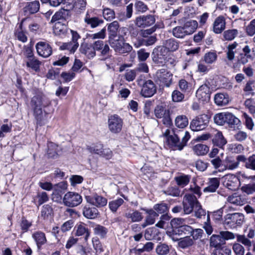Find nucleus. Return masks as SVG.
Wrapping results in <instances>:
<instances>
[{
	"label": "nucleus",
	"instance_id": "nucleus-64",
	"mask_svg": "<svg viewBox=\"0 0 255 255\" xmlns=\"http://www.w3.org/2000/svg\"><path fill=\"white\" fill-rule=\"evenodd\" d=\"M245 167L248 169L255 171V155L253 154L247 159Z\"/></svg>",
	"mask_w": 255,
	"mask_h": 255
},
{
	"label": "nucleus",
	"instance_id": "nucleus-14",
	"mask_svg": "<svg viewBox=\"0 0 255 255\" xmlns=\"http://www.w3.org/2000/svg\"><path fill=\"white\" fill-rule=\"evenodd\" d=\"M67 8L65 7L57 11L52 17L51 22L53 23L59 20H67L71 16L70 9H73L74 5L73 4L66 5Z\"/></svg>",
	"mask_w": 255,
	"mask_h": 255
},
{
	"label": "nucleus",
	"instance_id": "nucleus-40",
	"mask_svg": "<svg viewBox=\"0 0 255 255\" xmlns=\"http://www.w3.org/2000/svg\"><path fill=\"white\" fill-rule=\"evenodd\" d=\"M125 216L127 218H130L132 222H138L143 219L141 213L137 210H133L132 213H126Z\"/></svg>",
	"mask_w": 255,
	"mask_h": 255
},
{
	"label": "nucleus",
	"instance_id": "nucleus-58",
	"mask_svg": "<svg viewBox=\"0 0 255 255\" xmlns=\"http://www.w3.org/2000/svg\"><path fill=\"white\" fill-rule=\"evenodd\" d=\"M169 252V246L165 244H160L156 248V252L159 255H166Z\"/></svg>",
	"mask_w": 255,
	"mask_h": 255
},
{
	"label": "nucleus",
	"instance_id": "nucleus-51",
	"mask_svg": "<svg viewBox=\"0 0 255 255\" xmlns=\"http://www.w3.org/2000/svg\"><path fill=\"white\" fill-rule=\"evenodd\" d=\"M124 202L122 198L110 201L109 203V207L113 212H116L120 206H121Z\"/></svg>",
	"mask_w": 255,
	"mask_h": 255
},
{
	"label": "nucleus",
	"instance_id": "nucleus-49",
	"mask_svg": "<svg viewBox=\"0 0 255 255\" xmlns=\"http://www.w3.org/2000/svg\"><path fill=\"white\" fill-rule=\"evenodd\" d=\"M94 233L101 238H104L108 233V229L104 226L97 225L94 228Z\"/></svg>",
	"mask_w": 255,
	"mask_h": 255
},
{
	"label": "nucleus",
	"instance_id": "nucleus-41",
	"mask_svg": "<svg viewBox=\"0 0 255 255\" xmlns=\"http://www.w3.org/2000/svg\"><path fill=\"white\" fill-rule=\"evenodd\" d=\"M217 59V55L215 51H210L206 53L203 57V61L207 64H211L215 62Z\"/></svg>",
	"mask_w": 255,
	"mask_h": 255
},
{
	"label": "nucleus",
	"instance_id": "nucleus-12",
	"mask_svg": "<svg viewBox=\"0 0 255 255\" xmlns=\"http://www.w3.org/2000/svg\"><path fill=\"white\" fill-rule=\"evenodd\" d=\"M222 179L224 186L229 190L235 191L240 186L239 179L234 174H226L222 177Z\"/></svg>",
	"mask_w": 255,
	"mask_h": 255
},
{
	"label": "nucleus",
	"instance_id": "nucleus-50",
	"mask_svg": "<svg viewBox=\"0 0 255 255\" xmlns=\"http://www.w3.org/2000/svg\"><path fill=\"white\" fill-rule=\"evenodd\" d=\"M211 164L214 166L216 169H218L220 172H223L224 166V161L222 162L219 157L215 158L211 160Z\"/></svg>",
	"mask_w": 255,
	"mask_h": 255
},
{
	"label": "nucleus",
	"instance_id": "nucleus-23",
	"mask_svg": "<svg viewBox=\"0 0 255 255\" xmlns=\"http://www.w3.org/2000/svg\"><path fill=\"white\" fill-rule=\"evenodd\" d=\"M227 201L229 203L236 206H242L246 203L247 201L244 196L234 193L228 197Z\"/></svg>",
	"mask_w": 255,
	"mask_h": 255
},
{
	"label": "nucleus",
	"instance_id": "nucleus-10",
	"mask_svg": "<svg viewBox=\"0 0 255 255\" xmlns=\"http://www.w3.org/2000/svg\"><path fill=\"white\" fill-rule=\"evenodd\" d=\"M82 202V196L77 193L68 192L63 198V204L68 207H73L80 205Z\"/></svg>",
	"mask_w": 255,
	"mask_h": 255
},
{
	"label": "nucleus",
	"instance_id": "nucleus-59",
	"mask_svg": "<svg viewBox=\"0 0 255 255\" xmlns=\"http://www.w3.org/2000/svg\"><path fill=\"white\" fill-rule=\"evenodd\" d=\"M227 117L226 113H219L216 114L214 118L215 123L218 125L222 126L226 123Z\"/></svg>",
	"mask_w": 255,
	"mask_h": 255
},
{
	"label": "nucleus",
	"instance_id": "nucleus-48",
	"mask_svg": "<svg viewBox=\"0 0 255 255\" xmlns=\"http://www.w3.org/2000/svg\"><path fill=\"white\" fill-rule=\"evenodd\" d=\"M239 34L238 30L236 29H229L224 32L223 37L225 40H232Z\"/></svg>",
	"mask_w": 255,
	"mask_h": 255
},
{
	"label": "nucleus",
	"instance_id": "nucleus-3",
	"mask_svg": "<svg viewBox=\"0 0 255 255\" xmlns=\"http://www.w3.org/2000/svg\"><path fill=\"white\" fill-rule=\"evenodd\" d=\"M198 27V22L194 20L186 21L182 26H177L172 29V33L177 38H184L193 33Z\"/></svg>",
	"mask_w": 255,
	"mask_h": 255
},
{
	"label": "nucleus",
	"instance_id": "nucleus-52",
	"mask_svg": "<svg viewBox=\"0 0 255 255\" xmlns=\"http://www.w3.org/2000/svg\"><path fill=\"white\" fill-rule=\"evenodd\" d=\"M163 193L169 196L177 197L180 194V191L179 188L176 186H170L168 187L165 190H164Z\"/></svg>",
	"mask_w": 255,
	"mask_h": 255
},
{
	"label": "nucleus",
	"instance_id": "nucleus-47",
	"mask_svg": "<svg viewBox=\"0 0 255 255\" xmlns=\"http://www.w3.org/2000/svg\"><path fill=\"white\" fill-rule=\"evenodd\" d=\"M231 250L226 246H221L214 249L212 252V255H230Z\"/></svg>",
	"mask_w": 255,
	"mask_h": 255
},
{
	"label": "nucleus",
	"instance_id": "nucleus-1",
	"mask_svg": "<svg viewBox=\"0 0 255 255\" xmlns=\"http://www.w3.org/2000/svg\"><path fill=\"white\" fill-rule=\"evenodd\" d=\"M173 134L167 139V143L169 147L174 150H182L187 145L190 138V134L187 131H183L174 128Z\"/></svg>",
	"mask_w": 255,
	"mask_h": 255
},
{
	"label": "nucleus",
	"instance_id": "nucleus-17",
	"mask_svg": "<svg viewBox=\"0 0 255 255\" xmlns=\"http://www.w3.org/2000/svg\"><path fill=\"white\" fill-rule=\"evenodd\" d=\"M211 91L209 85L204 84L201 85L196 93V97L202 102H208L210 99Z\"/></svg>",
	"mask_w": 255,
	"mask_h": 255
},
{
	"label": "nucleus",
	"instance_id": "nucleus-39",
	"mask_svg": "<svg viewBox=\"0 0 255 255\" xmlns=\"http://www.w3.org/2000/svg\"><path fill=\"white\" fill-rule=\"evenodd\" d=\"M142 210L148 214L145 218L147 224H153L155 223V219L158 216V214L153 209H143Z\"/></svg>",
	"mask_w": 255,
	"mask_h": 255
},
{
	"label": "nucleus",
	"instance_id": "nucleus-21",
	"mask_svg": "<svg viewBox=\"0 0 255 255\" xmlns=\"http://www.w3.org/2000/svg\"><path fill=\"white\" fill-rule=\"evenodd\" d=\"M226 21L223 16L217 17L213 23V31L216 34H220L225 29Z\"/></svg>",
	"mask_w": 255,
	"mask_h": 255
},
{
	"label": "nucleus",
	"instance_id": "nucleus-38",
	"mask_svg": "<svg viewBox=\"0 0 255 255\" xmlns=\"http://www.w3.org/2000/svg\"><path fill=\"white\" fill-rule=\"evenodd\" d=\"M193 221L192 219L189 218L186 219L182 218H174L171 220V224L172 227L175 228V229H178V228L180 227L181 226H183L184 224H189Z\"/></svg>",
	"mask_w": 255,
	"mask_h": 255
},
{
	"label": "nucleus",
	"instance_id": "nucleus-43",
	"mask_svg": "<svg viewBox=\"0 0 255 255\" xmlns=\"http://www.w3.org/2000/svg\"><path fill=\"white\" fill-rule=\"evenodd\" d=\"M194 244L193 240L189 237H186L180 239L178 245L182 249H186L192 246Z\"/></svg>",
	"mask_w": 255,
	"mask_h": 255
},
{
	"label": "nucleus",
	"instance_id": "nucleus-13",
	"mask_svg": "<svg viewBox=\"0 0 255 255\" xmlns=\"http://www.w3.org/2000/svg\"><path fill=\"white\" fill-rule=\"evenodd\" d=\"M198 200L195 195L192 194H186L183 197V209L185 214H189L194 210L197 205Z\"/></svg>",
	"mask_w": 255,
	"mask_h": 255
},
{
	"label": "nucleus",
	"instance_id": "nucleus-31",
	"mask_svg": "<svg viewBox=\"0 0 255 255\" xmlns=\"http://www.w3.org/2000/svg\"><path fill=\"white\" fill-rule=\"evenodd\" d=\"M220 184L219 179L218 178H212L210 179L209 185L204 189V192H215L219 187Z\"/></svg>",
	"mask_w": 255,
	"mask_h": 255
},
{
	"label": "nucleus",
	"instance_id": "nucleus-44",
	"mask_svg": "<svg viewBox=\"0 0 255 255\" xmlns=\"http://www.w3.org/2000/svg\"><path fill=\"white\" fill-rule=\"evenodd\" d=\"M226 123L228 124L231 128H235V126H238L240 123V120L230 113H227Z\"/></svg>",
	"mask_w": 255,
	"mask_h": 255
},
{
	"label": "nucleus",
	"instance_id": "nucleus-34",
	"mask_svg": "<svg viewBox=\"0 0 255 255\" xmlns=\"http://www.w3.org/2000/svg\"><path fill=\"white\" fill-rule=\"evenodd\" d=\"M32 237L36 243L38 248L46 242L45 235L41 232H36L32 235Z\"/></svg>",
	"mask_w": 255,
	"mask_h": 255
},
{
	"label": "nucleus",
	"instance_id": "nucleus-57",
	"mask_svg": "<svg viewBox=\"0 0 255 255\" xmlns=\"http://www.w3.org/2000/svg\"><path fill=\"white\" fill-rule=\"evenodd\" d=\"M193 211L194 212L195 216L197 218H201L203 216H206V211L202 208L198 201Z\"/></svg>",
	"mask_w": 255,
	"mask_h": 255
},
{
	"label": "nucleus",
	"instance_id": "nucleus-26",
	"mask_svg": "<svg viewBox=\"0 0 255 255\" xmlns=\"http://www.w3.org/2000/svg\"><path fill=\"white\" fill-rule=\"evenodd\" d=\"M214 101L217 105L222 106L227 105L230 101V99L227 94L218 93L215 95Z\"/></svg>",
	"mask_w": 255,
	"mask_h": 255
},
{
	"label": "nucleus",
	"instance_id": "nucleus-46",
	"mask_svg": "<svg viewBox=\"0 0 255 255\" xmlns=\"http://www.w3.org/2000/svg\"><path fill=\"white\" fill-rule=\"evenodd\" d=\"M237 46V42H235L231 44H229L227 47L226 55L227 58L228 60L233 61L235 58V51L234 49Z\"/></svg>",
	"mask_w": 255,
	"mask_h": 255
},
{
	"label": "nucleus",
	"instance_id": "nucleus-37",
	"mask_svg": "<svg viewBox=\"0 0 255 255\" xmlns=\"http://www.w3.org/2000/svg\"><path fill=\"white\" fill-rule=\"evenodd\" d=\"M163 44V46L168 50V52L176 50L179 47L178 43L173 38L166 40Z\"/></svg>",
	"mask_w": 255,
	"mask_h": 255
},
{
	"label": "nucleus",
	"instance_id": "nucleus-18",
	"mask_svg": "<svg viewBox=\"0 0 255 255\" xmlns=\"http://www.w3.org/2000/svg\"><path fill=\"white\" fill-rule=\"evenodd\" d=\"M155 21L152 15H142L137 17L135 19L136 25L139 27H145L153 24Z\"/></svg>",
	"mask_w": 255,
	"mask_h": 255
},
{
	"label": "nucleus",
	"instance_id": "nucleus-5",
	"mask_svg": "<svg viewBox=\"0 0 255 255\" xmlns=\"http://www.w3.org/2000/svg\"><path fill=\"white\" fill-rule=\"evenodd\" d=\"M235 235L228 231H221L220 235H213L210 239V247L217 248L225 243V240L233 239Z\"/></svg>",
	"mask_w": 255,
	"mask_h": 255
},
{
	"label": "nucleus",
	"instance_id": "nucleus-8",
	"mask_svg": "<svg viewBox=\"0 0 255 255\" xmlns=\"http://www.w3.org/2000/svg\"><path fill=\"white\" fill-rule=\"evenodd\" d=\"M108 128L113 133H120L123 126V120L118 115L114 114L110 116L108 119Z\"/></svg>",
	"mask_w": 255,
	"mask_h": 255
},
{
	"label": "nucleus",
	"instance_id": "nucleus-62",
	"mask_svg": "<svg viewBox=\"0 0 255 255\" xmlns=\"http://www.w3.org/2000/svg\"><path fill=\"white\" fill-rule=\"evenodd\" d=\"M246 32L248 36L255 34V19H253L246 27Z\"/></svg>",
	"mask_w": 255,
	"mask_h": 255
},
{
	"label": "nucleus",
	"instance_id": "nucleus-63",
	"mask_svg": "<svg viewBox=\"0 0 255 255\" xmlns=\"http://www.w3.org/2000/svg\"><path fill=\"white\" fill-rule=\"evenodd\" d=\"M241 190L247 194H252L255 192V183L244 185Z\"/></svg>",
	"mask_w": 255,
	"mask_h": 255
},
{
	"label": "nucleus",
	"instance_id": "nucleus-35",
	"mask_svg": "<svg viewBox=\"0 0 255 255\" xmlns=\"http://www.w3.org/2000/svg\"><path fill=\"white\" fill-rule=\"evenodd\" d=\"M47 154L49 157L55 158L58 156L59 151V147L53 142H49L47 144Z\"/></svg>",
	"mask_w": 255,
	"mask_h": 255
},
{
	"label": "nucleus",
	"instance_id": "nucleus-42",
	"mask_svg": "<svg viewBox=\"0 0 255 255\" xmlns=\"http://www.w3.org/2000/svg\"><path fill=\"white\" fill-rule=\"evenodd\" d=\"M174 232L176 234L178 235H189L192 233L193 232V228L188 225L184 224L183 226H181L178 228V229H174Z\"/></svg>",
	"mask_w": 255,
	"mask_h": 255
},
{
	"label": "nucleus",
	"instance_id": "nucleus-2",
	"mask_svg": "<svg viewBox=\"0 0 255 255\" xmlns=\"http://www.w3.org/2000/svg\"><path fill=\"white\" fill-rule=\"evenodd\" d=\"M49 104V100L44 96H35L31 100V105L33 110L34 116L40 125L44 124L47 120L48 115L45 112L43 113L42 108Z\"/></svg>",
	"mask_w": 255,
	"mask_h": 255
},
{
	"label": "nucleus",
	"instance_id": "nucleus-29",
	"mask_svg": "<svg viewBox=\"0 0 255 255\" xmlns=\"http://www.w3.org/2000/svg\"><path fill=\"white\" fill-rule=\"evenodd\" d=\"M76 235L77 236H85L84 238L86 241L89 238L90 232L86 226L83 223H80L76 227Z\"/></svg>",
	"mask_w": 255,
	"mask_h": 255
},
{
	"label": "nucleus",
	"instance_id": "nucleus-9",
	"mask_svg": "<svg viewBox=\"0 0 255 255\" xmlns=\"http://www.w3.org/2000/svg\"><path fill=\"white\" fill-rule=\"evenodd\" d=\"M169 55L168 50L163 46L155 48L152 52V56L153 62L157 64H162L167 60Z\"/></svg>",
	"mask_w": 255,
	"mask_h": 255
},
{
	"label": "nucleus",
	"instance_id": "nucleus-27",
	"mask_svg": "<svg viewBox=\"0 0 255 255\" xmlns=\"http://www.w3.org/2000/svg\"><path fill=\"white\" fill-rule=\"evenodd\" d=\"M224 171L227 170H234L238 168V163L232 157H227L224 160Z\"/></svg>",
	"mask_w": 255,
	"mask_h": 255
},
{
	"label": "nucleus",
	"instance_id": "nucleus-28",
	"mask_svg": "<svg viewBox=\"0 0 255 255\" xmlns=\"http://www.w3.org/2000/svg\"><path fill=\"white\" fill-rule=\"evenodd\" d=\"M119 27V23L117 21H114L108 24L107 28V30L109 32L108 38L117 37Z\"/></svg>",
	"mask_w": 255,
	"mask_h": 255
},
{
	"label": "nucleus",
	"instance_id": "nucleus-61",
	"mask_svg": "<svg viewBox=\"0 0 255 255\" xmlns=\"http://www.w3.org/2000/svg\"><path fill=\"white\" fill-rule=\"evenodd\" d=\"M245 107L248 108L254 117H255V101L252 99H247L244 103Z\"/></svg>",
	"mask_w": 255,
	"mask_h": 255
},
{
	"label": "nucleus",
	"instance_id": "nucleus-19",
	"mask_svg": "<svg viewBox=\"0 0 255 255\" xmlns=\"http://www.w3.org/2000/svg\"><path fill=\"white\" fill-rule=\"evenodd\" d=\"M156 92L154 83L150 80H147L143 84L141 94L144 97H151Z\"/></svg>",
	"mask_w": 255,
	"mask_h": 255
},
{
	"label": "nucleus",
	"instance_id": "nucleus-32",
	"mask_svg": "<svg viewBox=\"0 0 255 255\" xmlns=\"http://www.w3.org/2000/svg\"><path fill=\"white\" fill-rule=\"evenodd\" d=\"M174 123L177 128H184L188 125V119L185 115H179L175 118Z\"/></svg>",
	"mask_w": 255,
	"mask_h": 255
},
{
	"label": "nucleus",
	"instance_id": "nucleus-45",
	"mask_svg": "<svg viewBox=\"0 0 255 255\" xmlns=\"http://www.w3.org/2000/svg\"><path fill=\"white\" fill-rule=\"evenodd\" d=\"M177 185L183 187L187 185L190 181V176L188 175H182L175 178Z\"/></svg>",
	"mask_w": 255,
	"mask_h": 255
},
{
	"label": "nucleus",
	"instance_id": "nucleus-24",
	"mask_svg": "<svg viewBox=\"0 0 255 255\" xmlns=\"http://www.w3.org/2000/svg\"><path fill=\"white\" fill-rule=\"evenodd\" d=\"M212 138V143L220 148H223V146L227 143V140L224 138L222 132L216 131Z\"/></svg>",
	"mask_w": 255,
	"mask_h": 255
},
{
	"label": "nucleus",
	"instance_id": "nucleus-6",
	"mask_svg": "<svg viewBox=\"0 0 255 255\" xmlns=\"http://www.w3.org/2000/svg\"><path fill=\"white\" fill-rule=\"evenodd\" d=\"M154 79L160 85L169 87L172 83V74L167 69L161 68L156 71Z\"/></svg>",
	"mask_w": 255,
	"mask_h": 255
},
{
	"label": "nucleus",
	"instance_id": "nucleus-15",
	"mask_svg": "<svg viewBox=\"0 0 255 255\" xmlns=\"http://www.w3.org/2000/svg\"><path fill=\"white\" fill-rule=\"evenodd\" d=\"M37 54L43 58L49 57L52 53L51 46L47 43L43 41L38 42L35 46Z\"/></svg>",
	"mask_w": 255,
	"mask_h": 255
},
{
	"label": "nucleus",
	"instance_id": "nucleus-53",
	"mask_svg": "<svg viewBox=\"0 0 255 255\" xmlns=\"http://www.w3.org/2000/svg\"><path fill=\"white\" fill-rule=\"evenodd\" d=\"M103 16L106 20L111 21L115 17V12L111 8H104L103 9Z\"/></svg>",
	"mask_w": 255,
	"mask_h": 255
},
{
	"label": "nucleus",
	"instance_id": "nucleus-33",
	"mask_svg": "<svg viewBox=\"0 0 255 255\" xmlns=\"http://www.w3.org/2000/svg\"><path fill=\"white\" fill-rule=\"evenodd\" d=\"M40 7V3L38 1L34 0L31 2H27V5L24 7L25 12H28L30 14L37 12Z\"/></svg>",
	"mask_w": 255,
	"mask_h": 255
},
{
	"label": "nucleus",
	"instance_id": "nucleus-4",
	"mask_svg": "<svg viewBox=\"0 0 255 255\" xmlns=\"http://www.w3.org/2000/svg\"><path fill=\"white\" fill-rule=\"evenodd\" d=\"M112 37L108 38V42L112 48L116 52L121 54L130 52L132 49V46L128 43H126L122 37Z\"/></svg>",
	"mask_w": 255,
	"mask_h": 255
},
{
	"label": "nucleus",
	"instance_id": "nucleus-55",
	"mask_svg": "<svg viewBox=\"0 0 255 255\" xmlns=\"http://www.w3.org/2000/svg\"><path fill=\"white\" fill-rule=\"evenodd\" d=\"M79 46H77V43L74 44L72 41L67 43H64L60 46V49L62 50H68L71 53H74Z\"/></svg>",
	"mask_w": 255,
	"mask_h": 255
},
{
	"label": "nucleus",
	"instance_id": "nucleus-22",
	"mask_svg": "<svg viewBox=\"0 0 255 255\" xmlns=\"http://www.w3.org/2000/svg\"><path fill=\"white\" fill-rule=\"evenodd\" d=\"M85 22L91 28H96L101 24H103L104 21L103 19L98 17H90L89 14L87 13L84 18Z\"/></svg>",
	"mask_w": 255,
	"mask_h": 255
},
{
	"label": "nucleus",
	"instance_id": "nucleus-25",
	"mask_svg": "<svg viewBox=\"0 0 255 255\" xmlns=\"http://www.w3.org/2000/svg\"><path fill=\"white\" fill-rule=\"evenodd\" d=\"M80 51L81 53L86 55L89 58H93L96 55V51L92 44L82 43L80 48Z\"/></svg>",
	"mask_w": 255,
	"mask_h": 255
},
{
	"label": "nucleus",
	"instance_id": "nucleus-36",
	"mask_svg": "<svg viewBox=\"0 0 255 255\" xmlns=\"http://www.w3.org/2000/svg\"><path fill=\"white\" fill-rule=\"evenodd\" d=\"M25 62L27 67L31 68L36 72L39 70V67L41 62L35 57L31 59H27Z\"/></svg>",
	"mask_w": 255,
	"mask_h": 255
},
{
	"label": "nucleus",
	"instance_id": "nucleus-54",
	"mask_svg": "<svg viewBox=\"0 0 255 255\" xmlns=\"http://www.w3.org/2000/svg\"><path fill=\"white\" fill-rule=\"evenodd\" d=\"M53 213V209L51 206L49 204H46L42 206L41 211V217L43 219L48 218Z\"/></svg>",
	"mask_w": 255,
	"mask_h": 255
},
{
	"label": "nucleus",
	"instance_id": "nucleus-56",
	"mask_svg": "<svg viewBox=\"0 0 255 255\" xmlns=\"http://www.w3.org/2000/svg\"><path fill=\"white\" fill-rule=\"evenodd\" d=\"M162 106H157L154 109V115L157 118L161 119L169 113Z\"/></svg>",
	"mask_w": 255,
	"mask_h": 255
},
{
	"label": "nucleus",
	"instance_id": "nucleus-30",
	"mask_svg": "<svg viewBox=\"0 0 255 255\" xmlns=\"http://www.w3.org/2000/svg\"><path fill=\"white\" fill-rule=\"evenodd\" d=\"M209 150V147L203 144H197L193 147V151L197 155L202 156L206 155Z\"/></svg>",
	"mask_w": 255,
	"mask_h": 255
},
{
	"label": "nucleus",
	"instance_id": "nucleus-7",
	"mask_svg": "<svg viewBox=\"0 0 255 255\" xmlns=\"http://www.w3.org/2000/svg\"><path fill=\"white\" fill-rule=\"evenodd\" d=\"M209 119V117L206 114L199 115L192 120L190 127L193 131L203 130L207 127Z\"/></svg>",
	"mask_w": 255,
	"mask_h": 255
},
{
	"label": "nucleus",
	"instance_id": "nucleus-20",
	"mask_svg": "<svg viewBox=\"0 0 255 255\" xmlns=\"http://www.w3.org/2000/svg\"><path fill=\"white\" fill-rule=\"evenodd\" d=\"M83 214L87 219H94L98 216L99 212L97 208L87 205L83 207Z\"/></svg>",
	"mask_w": 255,
	"mask_h": 255
},
{
	"label": "nucleus",
	"instance_id": "nucleus-11",
	"mask_svg": "<svg viewBox=\"0 0 255 255\" xmlns=\"http://www.w3.org/2000/svg\"><path fill=\"white\" fill-rule=\"evenodd\" d=\"M244 219V215L240 213L228 214L225 217L224 224L230 228H235L242 224Z\"/></svg>",
	"mask_w": 255,
	"mask_h": 255
},
{
	"label": "nucleus",
	"instance_id": "nucleus-60",
	"mask_svg": "<svg viewBox=\"0 0 255 255\" xmlns=\"http://www.w3.org/2000/svg\"><path fill=\"white\" fill-rule=\"evenodd\" d=\"M153 210L158 215L159 214H164L168 211V207L165 203H160L155 205Z\"/></svg>",
	"mask_w": 255,
	"mask_h": 255
},
{
	"label": "nucleus",
	"instance_id": "nucleus-16",
	"mask_svg": "<svg viewBox=\"0 0 255 255\" xmlns=\"http://www.w3.org/2000/svg\"><path fill=\"white\" fill-rule=\"evenodd\" d=\"M85 199L87 203L95 206L96 207H102L106 205L107 199L97 194L86 196Z\"/></svg>",
	"mask_w": 255,
	"mask_h": 255
}]
</instances>
